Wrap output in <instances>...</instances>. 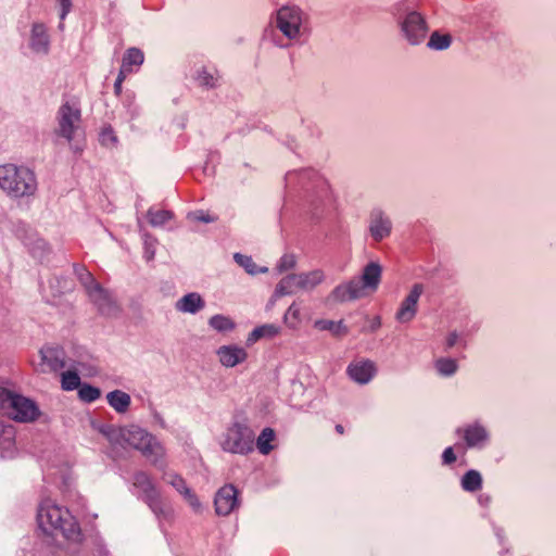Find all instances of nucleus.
<instances>
[{
    "mask_svg": "<svg viewBox=\"0 0 556 556\" xmlns=\"http://www.w3.org/2000/svg\"><path fill=\"white\" fill-rule=\"evenodd\" d=\"M55 123V136L65 139L75 152L79 151L81 148L73 143L83 132L79 103L75 100L64 101L56 111Z\"/></svg>",
    "mask_w": 556,
    "mask_h": 556,
    "instance_id": "nucleus-5",
    "label": "nucleus"
},
{
    "mask_svg": "<svg viewBox=\"0 0 556 556\" xmlns=\"http://www.w3.org/2000/svg\"><path fill=\"white\" fill-rule=\"evenodd\" d=\"M397 24L402 36L412 46L420 45L429 31L426 17L416 10L400 14L397 16Z\"/></svg>",
    "mask_w": 556,
    "mask_h": 556,
    "instance_id": "nucleus-11",
    "label": "nucleus"
},
{
    "mask_svg": "<svg viewBox=\"0 0 556 556\" xmlns=\"http://www.w3.org/2000/svg\"><path fill=\"white\" fill-rule=\"evenodd\" d=\"M134 486L140 491V497L144 503L160 494L150 477L143 471L134 476Z\"/></svg>",
    "mask_w": 556,
    "mask_h": 556,
    "instance_id": "nucleus-23",
    "label": "nucleus"
},
{
    "mask_svg": "<svg viewBox=\"0 0 556 556\" xmlns=\"http://www.w3.org/2000/svg\"><path fill=\"white\" fill-rule=\"evenodd\" d=\"M281 328L275 324H265L258 326L252 330V332L248 337V343H254L262 338L271 339L279 334Z\"/></svg>",
    "mask_w": 556,
    "mask_h": 556,
    "instance_id": "nucleus-33",
    "label": "nucleus"
},
{
    "mask_svg": "<svg viewBox=\"0 0 556 556\" xmlns=\"http://www.w3.org/2000/svg\"><path fill=\"white\" fill-rule=\"evenodd\" d=\"M276 433L274 429L267 427L262 430L258 437H255V446L262 455H268L275 447Z\"/></svg>",
    "mask_w": 556,
    "mask_h": 556,
    "instance_id": "nucleus-30",
    "label": "nucleus"
},
{
    "mask_svg": "<svg viewBox=\"0 0 556 556\" xmlns=\"http://www.w3.org/2000/svg\"><path fill=\"white\" fill-rule=\"evenodd\" d=\"M187 218L191 222H200V223H205V224L214 223L217 220L216 216L210 214L208 212L202 211V210L190 212L187 215Z\"/></svg>",
    "mask_w": 556,
    "mask_h": 556,
    "instance_id": "nucleus-46",
    "label": "nucleus"
},
{
    "mask_svg": "<svg viewBox=\"0 0 556 556\" xmlns=\"http://www.w3.org/2000/svg\"><path fill=\"white\" fill-rule=\"evenodd\" d=\"M147 217L152 227H162L174 217V214L167 210L151 207L147 213Z\"/></svg>",
    "mask_w": 556,
    "mask_h": 556,
    "instance_id": "nucleus-38",
    "label": "nucleus"
},
{
    "mask_svg": "<svg viewBox=\"0 0 556 556\" xmlns=\"http://www.w3.org/2000/svg\"><path fill=\"white\" fill-rule=\"evenodd\" d=\"M0 410L21 422L34 421L40 414L33 400L4 387H0Z\"/></svg>",
    "mask_w": 556,
    "mask_h": 556,
    "instance_id": "nucleus-9",
    "label": "nucleus"
},
{
    "mask_svg": "<svg viewBox=\"0 0 556 556\" xmlns=\"http://www.w3.org/2000/svg\"><path fill=\"white\" fill-rule=\"evenodd\" d=\"M143 239V257L147 262H151L155 256V249L157 240L152 237L150 233L144 232L142 235Z\"/></svg>",
    "mask_w": 556,
    "mask_h": 556,
    "instance_id": "nucleus-42",
    "label": "nucleus"
},
{
    "mask_svg": "<svg viewBox=\"0 0 556 556\" xmlns=\"http://www.w3.org/2000/svg\"><path fill=\"white\" fill-rule=\"evenodd\" d=\"M154 416H155L156 420L162 421V420H161V417L159 416V414H155Z\"/></svg>",
    "mask_w": 556,
    "mask_h": 556,
    "instance_id": "nucleus-56",
    "label": "nucleus"
},
{
    "mask_svg": "<svg viewBox=\"0 0 556 556\" xmlns=\"http://www.w3.org/2000/svg\"><path fill=\"white\" fill-rule=\"evenodd\" d=\"M300 289L299 276L298 274H290L281 278V280L277 283L273 298H280L285 295L294 294Z\"/></svg>",
    "mask_w": 556,
    "mask_h": 556,
    "instance_id": "nucleus-25",
    "label": "nucleus"
},
{
    "mask_svg": "<svg viewBox=\"0 0 556 556\" xmlns=\"http://www.w3.org/2000/svg\"><path fill=\"white\" fill-rule=\"evenodd\" d=\"M336 429H337V431H338V432H340V433H342V432H343V427H342L341 425H338V426L336 427Z\"/></svg>",
    "mask_w": 556,
    "mask_h": 556,
    "instance_id": "nucleus-55",
    "label": "nucleus"
},
{
    "mask_svg": "<svg viewBox=\"0 0 556 556\" xmlns=\"http://www.w3.org/2000/svg\"><path fill=\"white\" fill-rule=\"evenodd\" d=\"M478 503L482 507H488L491 503V496L489 494L482 493L478 496Z\"/></svg>",
    "mask_w": 556,
    "mask_h": 556,
    "instance_id": "nucleus-51",
    "label": "nucleus"
},
{
    "mask_svg": "<svg viewBox=\"0 0 556 556\" xmlns=\"http://www.w3.org/2000/svg\"><path fill=\"white\" fill-rule=\"evenodd\" d=\"M144 61L143 52L138 48H129L124 53L122 60V67L129 70V72L135 73L139 70L141 64Z\"/></svg>",
    "mask_w": 556,
    "mask_h": 556,
    "instance_id": "nucleus-31",
    "label": "nucleus"
},
{
    "mask_svg": "<svg viewBox=\"0 0 556 556\" xmlns=\"http://www.w3.org/2000/svg\"><path fill=\"white\" fill-rule=\"evenodd\" d=\"M314 327L321 331H330L334 336H345L349 332L348 327L342 320L318 319L314 323Z\"/></svg>",
    "mask_w": 556,
    "mask_h": 556,
    "instance_id": "nucleus-34",
    "label": "nucleus"
},
{
    "mask_svg": "<svg viewBox=\"0 0 556 556\" xmlns=\"http://www.w3.org/2000/svg\"><path fill=\"white\" fill-rule=\"evenodd\" d=\"M451 43L452 37L450 35H442L438 31H434L431 34L427 46L431 50L442 51L446 50L451 46Z\"/></svg>",
    "mask_w": 556,
    "mask_h": 556,
    "instance_id": "nucleus-39",
    "label": "nucleus"
},
{
    "mask_svg": "<svg viewBox=\"0 0 556 556\" xmlns=\"http://www.w3.org/2000/svg\"><path fill=\"white\" fill-rule=\"evenodd\" d=\"M382 266L378 262H369L359 278H353L337 286L329 295L333 302H348L362 298L365 289L376 291L381 281Z\"/></svg>",
    "mask_w": 556,
    "mask_h": 556,
    "instance_id": "nucleus-4",
    "label": "nucleus"
},
{
    "mask_svg": "<svg viewBox=\"0 0 556 556\" xmlns=\"http://www.w3.org/2000/svg\"><path fill=\"white\" fill-rule=\"evenodd\" d=\"M295 265H296L295 255L286 253L280 257L279 262L277 263L276 269L278 270V273L281 274L283 271L294 268Z\"/></svg>",
    "mask_w": 556,
    "mask_h": 556,
    "instance_id": "nucleus-45",
    "label": "nucleus"
},
{
    "mask_svg": "<svg viewBox=\"0 0 556 556\" xmlns=\"http://www.w3.org/2000/svg\"><path fill=\"white\" fill-rule=\"evenodd\" d=\"M99 430L112 443L134 447L140 451L152 465L159 468L164 467V447L161 442L147 430L135 425L127 427L103 425Z\"/></svg>",
    "mask_w": 556,
    "mask_h": 556,
    "instance_id": "nucleus-1",
    "label": "nucleus"
},
{
    "mask_svg": "<svg viewBox=\"0 0 556 556\" xmlns=\"http://www.w3.org/2000/svg\"><path fill=\"white\" fill-rule=\"evenodd\" d=\"M483 478L477 469L467 470L460 478V488L468 493H475L482 489Z\"/></svg>",
    "mask_w": 556,
    "mask_h": 556,
    "instance_id": "nucleus-28",
    "label": "nucleus"
},
{
    "mask_svg": "<svg viewBox=\"0 0 556 556\" xmlns=\"http://www.w3.org/2000/svg\"><path fill=\"white\" fill-rule=\"evenodd\" d=\"M194 80L201 87L215 88L219 80L218 72L213 66H202L195 71Z\"/></svg>",
    "mask_w": 556,
    "mask_h": 556,
    "instance_id": "nucleus-27",
    "label": "nucleus"
},
{
    "mask_svg": "<svg viewBox=\"0 0 556 556\" xmlns=\"http://www.w3.org/2000/svg\"><path fill=\"white\" fill-rule=\"evenodd\" d=\"M463 343V345H466V342L463 340V337L459 332L456 330H453L447 333L445 341H444V350L448 351L452 348H454L456 344Z\"/></svg>",
    "mask_w": 556,
    "mask_h": 556,
    "instance_id": "nucleus-47",
    "label": "nucleus"
},
{
    "mask_svg": "<svg viewBox=\"0 0 556 556\" xmlns=\"http://www.w3.org/2000/svg\"><path fill=\"white\" fill-rule=\"evenodd\" d=\"M0 189L10 199L28 201L38 192V179L28 166L2 164L0 165Z\"/></svg>",
    "mask_w": 556,
    "mask_h": 556,
    "instance_id": "nucleus-3",
    "label": "nucleus"
},
{
    "mask_svg": "<svg viewBox=\"0 0 556 556\" xmlns=\"http://www.w3.org/2000/svg\"><path fill=\"white\" fill-rule=\"evenodd\" d=\"M39 356L38 370L41 372L58 371L65 367L64 352L60 348L43 346L39 351Z\"/></svg>",
    "mask_w": 556,
    "mask_h": 556,
    "instance_id": "nucleus-16",
    "label": "nucleus"
},
{
    "mask_svg": "<svg viewBox=\"0 0 556 556\" xmlns=\"http://www.w3.org/2000/svg\"><path fill=\"white\" fill-rule=\"evenodd\" d=\"M100 142L102 146L112 148L117 143V137L111 126L104 127L100 132Z\"/></svg>",
    "mask_w": 556,
    "mask_h": 556,
    "instance_id": "nucleus-44",
    "label": "nucleus"
},
{
    "mask_svg": "<svg viewBox=\"0 0 556 556\" xmlns=\"http://www.w3.org/2000/svg\"><path fill=\"white\" fill-rule=\"evenodd\" d=\"M37 523L47 536L61 535L64 540L78 543L81 541V530L67 507L55 503L51 498L40 502L37 509Z\"/></svg>",
    "mask_w": 556,
    "mask_h": 556,
    "instance_id": "nucleus-2",
    "label": "nucleus"
},
{
    "mask_svg": "<svg viewBox=\"0 0 556 556\" xmlns=\"http://www.w3.org/2000/svg\"><path fill=\"white\" fill-rule=\"evenodd\" d=\"M58 2L60 3V7H61V12H60L61 22L59 24V29L62 30L64 28L63 22L72 9V0H58Z\"/></svg>",
    "mask_w": 556,
    "mask_h": 556,
    "instance_id": "nucleus-50",
    "label": "nucleus"
},
{
    "mask_svg": "<svg viewBox=\"0 0 556 556\" xmlns=\"http://www.w3.org/2000/svg\"><path fill=\"white\" fill-rule=\"evenodd\" d=\"M457 460L453 446H447L443 450L441 455V463L443 466H451Z\"/></svg>",
    "mask_w": 556,
    "mask_h": 556,
    "instance_id": "nucleus-49",
    "label": "nucleus"
},
{
    "mask_svg": "<svg viewBox=\"0 0 556 556\" xmlns=\"http://www.w3.org/2000/svg\"><path fill=\"white\" fill-rule=\"evenodd\" d=\"M285 181L290 192L303 190L307 197L313 198L312 202L321 201L328 197L327 181L312 168L288 172Z\"/></svg>",
    "mask_w": 556,
    "mask_h": 556,
    "instance_id": "nucleus-6",
    "label": "nucleus"
},
{
    "mask_svg": "<svg viewBox=\"0 0 556 556\" xmlns=\"http://www.w3.org/2000/svg\"><path fill=\"white\" fill-rule=\"evenodd\" d=\"M62 388L66 391H72L80 387V377L75 371H64L62 374Z\"/></svg>",
    "mask_w": 556,
    "mask_h": 556,
    "instance_id": "nucleus-43",
    "label": "nucleus"
},
{
    "mask_svg": "<svg viewBox=\"0 0 556 556\" xmlns=\"http://www.w3.org/2000/svg\"><path fill=\"white\" fill-rule=\"evenodd\" d=\"M218 442L224 452L245 456L255 448V433L248 424L235 421L220 434Z\"/></svg>",
    "mask_w": 556,
    "mask_h": 556,
    "instance_id": "nucleus-7",
    "label": "nucleus"
},
{
    "mask_svg": "<svg viewBox=\"0 0 556 556\" xmlns=\"http://www.w3.org/2000/svg\"><path fill=\"white\" fill-rule=\"evenodd\" d=\"M367 227L374 242H381L392 233L393 224L390 216L380 207L369 212Z\"/></svg>",
    "mask_w": 556,
    "mask_h": 556,
    "instance_id": "nucleus-12",
    "label": "nucleus"
},
{
    "mask_svg": "<svg viewBox=\"0 0 556 556\" xmlns=\"http://www.w3.org/2000/svg\"><path fill=\"white\" fill-rule=\"evenodd\" d=\"M378 374L377 364L369 358H355L346 367L348 377L359 386L370 383Z\"/></svg>",
    "mask_w": 556,
    "mask_h": 556,
    "instance_id": "nucleus-13",
    "label": "nucleus"
},
{
    "mask_svg": "<svg viewBox=\"0 0 556 556\" xmlns=\"http://www.w3.org/2000/svg\"><path fill=\"white\" fill-rule=\"evenodd\" d=\"M208 326L217 332H230L236 328L235 321L230 317L222 314L213 315L208 319Z\"/></svg>",
    "mask_w": 556,
    "mask_h": 556,
    "instance_id": "nucleus-37",
    "label": "nucleus"
},
{
    "mask_svg": "<svg viewBox=\"0 0 556 556\" xmlns=\"http://www.w3.org/2000/svg\"><path fill=\"white\" fill-rule=\"evenodd\" d=\"M163 479L184 496L194 511L201 510V502L194 492L187 485L182 477L172 472L166 473Z\"/></svg>",
    "mask_w": 556,
    "mask_h": 556,
    "instance_id": "nucleus-19",
    "label": "nucleus"
},
{
    "mask_svg": "<svg viewBox=\"0 0 556 556\" xmlns=\"http://www.w3.org/2000/svg\"><path fill=\"white\" fill-rule=\"evenodd\" d=\"M108 404L118 414H125L131 404V397L122 390H114L106 394Z\"/></svg>",
    "mask_w": 556,
    "mask_h": 556,
    "instance_id": "nucleus-26",
    "label": "nucleus"
},
{
    "mask_svg": "<svg viewBox=\"0 0 556 556\" xmlns=\"http://www.w3.org/2000/svg\"><path fill=\"white\" fill-rule=\"evenodd\" d=\"M219 362L225 367H235L241 363H243L247 357V351L238 345H223L216 352Z\"/></svg>",
    "mask_w": 556,
    "mask_h": 556,
    "instance_id": "nucleus-21",
    "label": "nucleus"
},
{
    "mask_svg": "<svg viewBox=\"0 0 556 556\" xmlns=\"http://www.w3.org/2000/svg\"><path fill=\"white\" fill-rule=\"evenodd\" d=\"M434 368L442 377H452L458 370V363L452 357H440L434 362Z\"/></svg>",
    "mask_w": 556,
    "mask_h": 556,
    "instance_id": "nucleus-35",
    "label": "nucleus"
},
{
    "mask_svg": "<svg viewBox=\"0 0 556 556\" xmlns=\"http://www.w3.org/2000/svg\"><path fill=\"white\" fill-rule=\"evenodd\" d=\"M78 396L81 401L86 403H92L101 396V391L97 387L85 383L79 387Z\"/></svg>",
    "mask_w": 556,
    "mask_h": 556,
    "instance_id": "nucleus-40",
    "label": "nucleus"
},
{
    "mask_svg": "<svg viewBox=\"0 0 556 556\" xmlns=\"http://www.w3.org/2000/svg\"><path fill=\"white\" fill-rule=\"evenodd\" d=\"M298 276L300 289L303 291H312L325 280V273L321 269L300 273Z\"/></svg>",
    "mask_w": 556,
    "mask_h": 556,
    "instance_id": "nucleus-29",
    "label": "nucleus"
},
{
    "mask_svg": "<svg viewBox=\"0 0 556 556\" xmlns=\"http://www.w3.org/2000/svg\"><path fill=\"white\" fill-rule=\"evenodd\" d=\"M233 261L242 267L247 274L255 276L258 274H266L268 268L265 266H258L251 256L241 253L233 254Z\"/></svg>",
    "mask_w": 556,
    "mask_h": 556,
    "instance_id": "nucleus-32",
    "label": "nucleus"
},
{
    "mask_svg": "<svg viewBox=\"0 0 556 556\" xmlns=\"http://www.w3.org/2000/svg\"><path fill=\"white\" fill-rule=\"evenodd\" d=\"M131 74V72H129V70H126L124 67L121 66L119 68V72H118V75L116 77V80L115 81H119L121 84L124 83V80L126 79V77Z\"/></svg>",
    "mask_w": 556,
    "mask_h": 556,
    "instance_id": "nucleus-52",
    "label": "nucleus"
},
{
    "mask_svg": "<svg viewBox=\"0 0 556 556\" xmlns=\"http://www.w3.org/2000/svg\"><path fill=\"white\" fill-rule=\"evenodd\" d=\"M146 504L150 507L152 513L155 515V517L157 518L161 526L165 521L169 522L173 520L174 510L170 505L165 504L162 501L160 494L156 495L155 497H151L150 501H148Z\"/></svg>",
    "mask_w": 556,
    "mask_h": 556,
    "instance_id": "nucleus-24",
    "label": "nucleus"
},
{
    "mask_svg": "<svg viewBox=\"0 0 556 556\" xmlns=\"http://www.w3.org/2000/svg\"><path fill=\"white\" fill-rule=\"evenodd\" d=\"M122 91H123V84H121L119 81H115L114 83V93L119 97L122 94Z\"/></svg>",
    "mask_w": 556,
    "mask_h": 556,
    "instance_id": "nucleus-54",
    "label": "nucleus"
},
{
    "mask_svg": "<svg viewBox=\"0 0 556 556\" xmlns=\"http://www.w3.org/2000/svg\"><path fill=\"white\" fill-rule=\"evenodd\" d=\"M381 326V319L379 316H376L370 324V331H376Z\"/></svg>",
    "mask_w": 556,
    "mask_h": 556,
    "instance_id": "nucleus-53",
    "label": "nucleus"
},
{
    "mask_svg": "<svg viewBox=\"0 0 556 556\" xmlns=\"http://www.w3.org/2000/svg\"><path fill=\"white\" fill-rule=\"evenodd\" d=\"M28 46L30 50L40 55H47L50 51V36L47 26L41 22L31 24Z\"/></svg>",
    "mask_w": 556,
    "mask_h": 556,
    "instance_id": "nucleus-17",
    "label": "nucleus"
},
{
    "mask_svg": "<svg viewBox=\"0 0 556 556\" xmlns=\"http://www.w3.org/2000/svg\"><path fill=\"white\" fill-rule=\"evenodd\" d=\"M123 103L127 108L130 118H135L139 114L138 106L135 104V96L132 92H126Z\"/></svg>",
    "mask_w": 556,
    "mask_h": 556,
    "instance_id": "nucleus-48",
    "label": "nucleus"
},
{
    "mask_svg": "<svg viewBox=\"0 0 556 556\" xmlns=\"http://www.w3.org/2000/svg\"><path fill=\"white\" fill-rule=\"evenodd\" d=\"M76 275L81 282V285L85 287L88 295L91 293L93 287H99L100 283H98L93 276L84 267L76 268Z\"/></svg>",
    "mask_w": 556,
    "mask_h": 556,
    "instance_id": "nucleus-41",
    "label": "nucleus"
},
{
    "mask_svg": "<svg viewBox=\"0 0 556 556\" xmlns=\"http://www.w3.org/2000/svg\"><path fill=\"white\" fill-rule=\"evenodd\" d=\"M467 451H484L492 442V433L482 419L470 420L454 431Z\"/></svg>",
    "mask_w": 556,
    "mask_h": 556,
    "instance_id": "nucleus-10",
    "label": "nucleus"
},
{
    "mask_svg": "<svg viewBox=\"0 0 556 556\" xmlns=\"http://www.w3.org/2000/svg\"><path fill=\"white\" fill-rule=\"evenodd\" d=\"M205 307V301L198 292H189L175 303V309L179 313L195 315Z\"/></svg>",
    "mask_w": 556,
    "mask_h": 556,
    "instance_id": "nucleus-22",
    "label": "nucleus"
},
{
    "mask_svg": "<svg viewBox=\"0 0 556 556\" xmlns=\"http://www.w3.org/2000/svg\"><path fill=\"white\" fill-rule=\"evenodd\" d=\"M214 504L217 515L228 516L239 506L237 489L232 484L224 485L217 491Z\"/></svg>",
    "mask_w": 556,
    "mask_h": 556,
    "instance_id": "nucleus-15",
    "label": "nucleus"
},
{
    "mask_svg": "<svg viewBox=\"0 0 556 556\" xmlns=\"http://www.w3.org/2000/svg\"><path fill=\"white\" fill-rule=\"evenodd\" d=\"M424 292V286L421 283H415L408 294L401 302L396 313L395 319L401 324H407L412 321L418 312V302Z\"/></svg>",
    "mask_w": 556,
    "mask_h": 556,
    "instance_id": "nucleus-14",
    "label": "nucleus"
},
{
    "mask_svg": "<svg viewBox=\"0 0 556 556\" xmlns=\"http://www.w3.org/2000/svg\"><path fill=\"white\" fill-rule=\"evenodd\" d=\"M301 321V306L296 301H294L286 311L283 315V323L289 329L295 330L299 328Z\"/></svg>",
    "mask_w": 556,
    "mask_h": 556,
    "instance_id": "nucleus-36",
    "label": "nucleus"
},
{
    "mask_svg": "<svg viewBox=\"0 0 556 556\" xmlns=\"http://www.w3.org/2000/svg\"><path fill=\"white\" fill-rule=\"evenodd\" d=\"M89 298L98 306V309L101 314L106 316H113L117 314L118 306L116 305L110 292L104 290L101 286L93 287Z\"/></svg>",
    "mask_w": 556,
    "mask_h": 556,
    "instance_id": "nucleus-20",
    "label": "nucleus"
},
{
    "mask_svg": "<svg viewBox=\"0 0 556 556\" xmlns=\"http://www.w3.org/2000/svg\"><path fill=\"white\" fill-rule=\"evenodd\" d=\"M17 454L15 428L0 420V459H11Z\"/></svg>",
    "mask_w": 556,
    "mask_h": 556,
    "instance_id": "nucleus-18",
    "label": "nucleus"
},
{
    "mask_svg": "<svg viewBox=\"0 0 556 556\" xmlns=\"http://www.w3.org/2000/svg\"><path fill=\"white\" fill-rule=\"evenodd\" d=\"M276 27L289 40L300 41L309 31L308 15L298 5H283L276 14Z\"/></svg>",
    "mask_w": 556,
    "mask_h": 556,
    "instance_id": "nucleus-8",
    "label": "nucleus"
}]
</instances>
